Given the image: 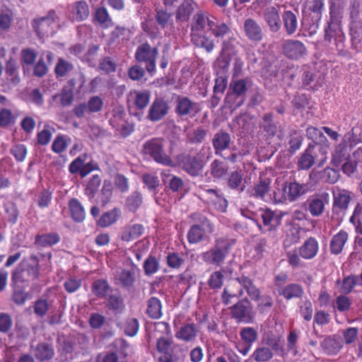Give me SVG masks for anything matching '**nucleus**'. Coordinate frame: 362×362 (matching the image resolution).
Masks as SVG:
<instances>
[{
	"label": "nucleus",
	"mask_w": 362,
	"mask_h": 362,
	"mask_svg": "<svg viewBox=\"0 0 362 362\" xmlns=\"http://www.w3.org/2000/svg\"><path fill=\"white\" fill-rule=\"evenodd\" d=\"M349 239V233L344 230H340L334 235L329 243V250L332 255L341 254Z\"/></svg>",
	"instance_id": "obj_27"
},
{
	"label": "nucleus",
	"mask_w": 362,
	"mask_h": 362,
	"mask_svg": "<svg viewBox=\"0 0 362 362\" xmlns=\"http://www.w3.org/2000/svg\"><path fill=\"white\" fill-rule=\"evenodd\" d=\"M263 123L260 124V128L264 132V136L267 139H272L277 132V125L273 122V114L272 112L266 113L262 117Z\"/></svg>",
	"instance_id": "obj_40"
},
{
	"label": "nucleus",
	"mask_w": 362,
	"mask_h": 362,
	"mask_svg": "<svg viewBox=\"0 0 362 362\" xmlns=\"http://www.w3.org/2000/svg\"><path fill=\"white\" fill-rule=\"evenodd\" d=\"M319 243L315 238L310 237L306 239L299 247L300 256L305 259H312L317 255Z\"/></svg>",
	"instance_id": "obj_26"
},
{
	"label": "nucleus",
	"mask_w": 362,
	"mask_h": 362,
	"mask_svg": "<svg viewBox=\"0 0 362 362\" xmlns=\"http://www.w3.org/2000/svg\"><path fill=\"white\" fill-rule=\"evenodd\" d=\"M86 158L87 154L84 153L72 160L69 165V173L72 175L78 174L81 178H84L91 172L99 170L98 164L93 160L86 163Z\"/></svg>",
	"instance_id": "obj_13"
},
{
	"label": "nucleus",
	"mask_w": 362,
	"mask_h": 362,
	"mask_svg": "<svg viewBox=\"0 0 362 362\" xmlns=\"http://www.w3.org/2000/svg\"><path fill=\"white\" fill-rule=\"evenodd\" d=\"M243 31L245 37L251 42L258 43L264 36L259 23L252 18H247L243 23Z\"/></svg>",
	"instance_id": "obj_17"
},
{
	"label": "nucleus",
	"mask_w": 362,
	"mask_h": 362,
	"mask_svg": "<svg viewBox=\"0 0 362 362\" xmlns=\"http://www.w3.org/2000/svg\"><path fill=\"white\" fill-rule=\"evenodd\" d=\"M235 243V239L229 238L228 237L216 238L214 245L208 251L202 253V260L207 264L216 266L221 265L229 255L231 247Z\"/></svg>",
	"instance_id": "obj_2"
},
{
	"label": "nucleus",
	"mask_w": 362,
	"mask_h": 362,
	"mask_svg": "<svg viewBox=\"0 0 362 362\" xmlns=\"http://www.w3.org/2000/svg\"><path fill=\"white\" fill-rule=\"evenodd\" d=\"M61 240V237L58 233H48L43 234H37L35 237V245L42 247H52L58 244Z\"/></svg>",
	"instance_id": "obj_37"
},
{
	"label": "nucleus",
	"mask_w": 362,
	"mask_h": 362,
	"mask_svg": "<svg viewBox=\"0 0 362 362\" xmlns=\"http://www.w3.org/2000/svg\"><path fill=\"white\" fill-rule=\"evenodd\" d=\"M59 16L54 9L49 10L45 16L36 18L32 21V27L40 38L54 33V27L59 24Z\"/></svg>",
	"instance_id": "obj_7"
},
{
	"label": "nucleus",
	"mask_w": 362,
	"mask_h": 362,
	"mask_svg": "<svg viewBox=\"0 0 362 362\" xmlns=\"http://www.w3.org/2000/svg\"><path fill=\"white\" fill-rule=\"evenodd\" d=\"M170 107L168 103L163 98H156L148 111L146 118L153 122L164 119L168 114Z\"/></svg>",
	"instance_id": "obj_16"
},
{
	"label": "nucleus",
	"mask_w": 362,
	"mask_h": 362,
	"mask_svg": "<svg viewBox=\"0 0 362 362\" xmlns=\"http://www.w3.org/2000/svg\"><path fill=\"white\" fill-rule=\"evenodd\" d=\"M270 189V181L264 179L260 180L253 187L248 189L250 197L256 199L265 200V197L268 194Z\"/></svg>",
	"instance_id": "obj_33"
},
{
	"label": "nucleus",
	"mask_w": 362,
	"mask_h": 362,
	"mask_svg": "<svg viewBox=\"0 0 362 362\" xmlns=\"http://www.w3.org/2000/svg\"><path fill=\"white\" fill-rule=\"evenodd\" d=\"M142 154L164 166L175 167V163L165 151V140L162 137H153L144 142Z\"/></svg>",
	"instance_id": "obj_1"
},
{
	"label": "nucleus",
	"mask_w": 362,
	"mask_h": 362,
	"mask_svg": "<svg viewBox=\"0 0 362 362\" xmlns=\"http://www.w3.org/2000/svg\"><path fill=\"white\" fill-rule=\"evenodd\" d=\"M102 179L99 175H92L88 180L84 189V194L90 199H93L101 185Z\"/></svg>",
	"instance_id": "obj_51"
},
{
	"label": "nucleus",
	"mask_w": 362,
	"mask_h": 362,
	"mask_svg": "<svg viewBox=\"0 0 362 362\" xmlns=\"http://www.w3.org/2000/svg\"><path fill=\"white\" fill-rule=\"evenodd\" d=\"M351 148L348 147L346 141L344 139L334 149L332 156V164L337 168L346 162L351 158Z\"/></svg>",
	"instance_id": "obj_24"
},
{
	"label": "nucleus",
	"mask_w": 362,
	"mask_h": 362,
	"mask_svg": "<svg viewBox=\"0 0 362 362\" xmlns=\"http://www.w3.org/2000/svg\"><path fill=\"white\" fill-rule=\"evenodd\" d=\"M72 13L77 21L86 20L89 16V7L85 1H78L72 5Z\"/></svg>",
	"instance_id": "obj_47"
},
{
	"label": "nucleus",
	"mask_w": 362,
	"mask_h": 362,
	"mask_svg": "<svg viewBox=\"0 0 362 362\" xmlns=\"http://www.w3.org/2000/svg\"><path fill=\"white\" fill-rule=\"evenodd\" d=\"M235 280L246 291L252 300L257 301L259 299L261 292L250 277L241 275L236 277Z\"/></svg>",
	"instance_id": "obj_32"
},
{
	"label": "nucleus",
	"mask_w": 362,
	"mask_h": 362,
	"mask_svg": "<svg viewBox=\"0 0 362 362\" xmlns=\"http://www.w3.org/2000/svg\"><path fill=\"white\" fill-rule=\"evenodd\" d=\"M156 354L153 355L156 362H174L173 352L181 350L182 345L175 343L172 338L160 337L156 342Z\"/></svg>",
	"instance_id": "obj_5"
},
{
	"label": "nucleus",
	"mask_w": 362,
	"mask_h": 362,
	"mask_svg": "<svg viewBox=\"0 0 362 362\" xmlns=\"http://www.w3.org/2000/svg\"><path fill=\"white\" fill-rule=\"evenodd\" d=\"M70 139L66 135L58 134L54 139L52 144V150L56 153L64 152L68 146Z\"/></svg>",
	"instance_id": "obj_61"
},
{
	"label": "nucleus",
	"mask_w": 362,
	"mask_h": 362,
	"mask_svg": "<svg viewBox=\"0 0 362 362\" xmlns=\"http://www.w3.org/2000/svg\"><path fill=\"white\" fill-rule=\"evenodd\" d=\"M259 213L262 225L257 220H255V222L258 228L262 232L276 231L281 226L282 221L281 215L277 214L275 211L268 208L260 209Z\"/></svg>",
	"instance_id": "obj_10"
},
{
	"label": "nucleus",
	"mask_w": 362,
	"mask_h": 362,
	"mask_svg": "<svg viewBox=\"0 0 362 362\" xmlns=\"http://www.w3.org/2000/svg\"><path fill=\"white\" fill-rule=\"evenodd\" d=\"M70 216L72 220L76 223H81L86 218L85 209L76 198H71L68 203Z\"/></svg>",
	"instance_id": "obj_35"
},
{
	"label": "nucleus",
	"mask_w": 362,
	"mask_h": 362,
	"mask_svg": "<svg viewBox=\"0 0 362 362\" xmlns=\"http://www.w3.org/2000/svg\"><path fill=\"white\" fill-rule=\"evenodd\" d=\"M282 190L283 194L281 197L279 199V202L285 201L295 202L308 192L307 186L296 181L286 182L283 185Z\"/></svg>",
	"instance_id": "obj_14"
},
{
	"label": "nucleus",
	"mask_w": 362,
	"mask_h": 362,
	"mask_svg": "<svg viewBox=\"0 0 362 362\" xmlns=\"http://www.w3.org/2000/svg\"><path fill=\"white\" fill-rule=\"evenodd\" d=\"M144 232V228L143 225L139 223L133 224L122 232L121 239L123 241L129 242L141 237Z\"/></svg>",
	"instance_id": "obj_46"
},
{
	"label": "nucleus",
	"mask_w": 362,
	"mask_h": 362,
	"mask_svg": "<svg viewBox=\"0 0 362 362\" xmlns=\"http://www.w3.org/2000/svg\"><path fill=\"white\" fill-rule=\"evenodd\" d=\"M39 262L35 255L30 256L29 262L23 261L12 272V283L23 284L38 279L40 271Z\"/></svg>",
	"instance_id": "obj_3"
},
{
	"label": "nucleus",
	"mask_w": 362,
	"mask_h": 362,
	"mask_svg": "<svg viewBox=\"0 0 362 362\" xmlns=\"http://www.w3.org/2000/svg\"><path fill=\"white\" fill-rule=\"evenodd\" d=\"M54 354V349L51 344L42 342L37 344L34 355L37 361L43 362L51 360Z\"/></svg>",
	"instance_id": "obj_38"
},
{
	"label": "nucleus",
	"mask_w": 362,
	"mask_h": 362,
	"mask_svg": "<svg viewBox=\"0 0 362 362\" xmlns=\"http://www.w3.org/2000/svg\"><path fill=\"white\" fill-rule=\"evenodd\" d=\"M143 204V197L140 192H132L125 200V209L132 213H135Z\"/></svg>",
	"instance_id": "obj_45"
},
{
	"label": "nucleus",
	"mask_w": 362,
	"mask_h": 362,
	"mask_svg": "<svg viewBox=\"0 0 362 362\" xmlns=\"http://www.w3.org/2000/svg\"><path fill=\"white\" fill-rule=\"evenodd\" d=\"M165 259L168 267L173 269H179L185 263L182 255L176 252H169Z\"/></svg>",
	"instance_id": "obj_60"
},
{
	"label": "nucleus",
	"mask_w": 362,
	"mask_h": 362,
	"mask_svg": "<svg viewBox=\"0 0 362 362\" xmlns=\"http://www.w3.org/2000/svg\"><path fill=\"white\" fill-rule=\"evenodd\" d=\"M306 136L308 139L312 140L308 146H314L321 154L320 161L323 162L327 159V151L329 148L328 141L323 133L317 127L309 126L306 129Z\"/></svg>",
	"instance_id": "obj_11"
},
{
	"label": "nucleus",
	"mask_w": 362,
	"mask_h": 362,
	"mask_svg": "<svg viewBox=\"0 0 362 362\" xmlns=\"http://www.w3.org/2000/svg\"><path fill=\"white\" fill-rule=\"evenodd\" d=\"M113 193V187L110 181L105 180L98 195V202L102 207H105L111 201Z\"/></svg>",
	"instance_id": "obj_52"
},
{
	"label": "nucleus",
	"mask_w": 362,
	"mask_h": 362,
	"mask_svg": "<svg viewBox=\"0 0 362 362\" xmlns=\"http://www.w3.org/2000/svg\"><path fill=\"white\" fill-rule=\"evenodd\" d=\"M146 314L151 319H159L163 315L162 303L156 297H151L147 301Z\"/></svg>",
	"instance_id": "obj_44"
},
{
	"label": "nucleus",
	"mask_w": 362,
	"mask_h": 362,
	"mask_svg": "<svg viewBox=\"0 0 362 362\" xmlns=\"http://www.w3.org/2000/svg\"><path fill=\"white\" fill-rule=\"evenodd\" d=\"M320 346L327 355H337L343 347V339L339 335H330L321 342Z\"/></svg>",
	"instance_id": "obj_22"
},
{
	"label": "nucleus",
	"mask_w": 362,
	"mask_h": 362,
	"mask_svg": "<svg viewBox=\"0 0 362 362\" xmlns=\"http://www.w3.org/2000/svg\"><path fill=\"white\" fill-rule=\"evenodd\" d=\"M247 90L246 79L233 80L230 82L225 99L230 108H237L243 104Z\"/></svg>",
	"instance_id": "obj_8"
},
{
	"label": "nucleus",
	"mask_w": 362,
	"mask_h": 362,
	"mask_svg": "<svg viewBox=\"0 0 362 362\" xmlns=\"http://www.w3.org/2000/svg\"><path fill=\"white\" fill-rule=\"evenodd\" d=\"M329 202V194L322 192L310 197L306 201L308 211L313 217L321 216L325 211V205Z\"/></svg>",
	"instance_id": "obj_15"
},
{
	"label": "nucleus",
	"mask_w": 362,
	"mask_h": 362,
	"mask_svg": "<svg viewBox=\"0 0 362 362\" xmlns=\"http://www.w3.org/2000/svg\"><path fill=\"white\" fill-rule=\"evenodd\" d=\"M329 4V19L327 23L341 24L343 8L332 1Z\"/></svg>",
	"instance_id": "obj_59"
},
{
	"label": "nucleus",
	"mask_w": 362,
	"mask_h": 362,
	"mask_svg": "<svg viewBox=\"0 0 362 362\" xmlns=\"http://www.w3.org/2000/svg\"><path fill=\"white\" fill-rule=\"evenodd\" d=\"M132 269H124L118 274V280L123 288H130L134 286L136 282L134 269H136V266L132 263Z\"/></svg>",
	"instance_id": "obj_42"
},
{
	"label": "nucleus",
	"mask_w": 362,
	"mask_h": 362,
	"mask_svg": "<svg viewBox=\"0 0 362 362\" xmlns=\"http://www.w3.org/2000/svg\"><path fill=\"white\" fill-rule=\"evenodd\" d=\"M303 141V136L301 132L298 130H293L290 133L288 140V151L291 154L295 153L302 146Z\"/></svg>",
	"instance_id": "obj_55"
},
{
	"label": "nucleus",
	"mask_w": 362,
	"mask_h": 362,
	"mask_svg": "<svg viewBox=\"0 0 362 362\" xmlns=\"http://www.w3.org/2000/svg\"><path fill=\"white\" fill-rule=\"evenodd\" d=\"M226 183L228 188L239 192H243L245 188L243 174L240 170L231 172L227 178Z\"/></svg>",
	"instance_id": "obj_41"
},
{
	"label": "nucleus",
	"mask_w": 362,
	"mask_h": 362,
	"mask_svg": "<svg viewBox=\"0 0 362 362\" xmlns=\"http://www.w3.org/2000/svg\"><path fill=\"white\" fill-rule=\"evenodd\" d=\"M122 211L118 207H115L102 214L96 221L98 226L105 228L111 226L121 218Z\"/></svg>",
	"instance_id": "obj_31"
},
{
	"label": "nucleus",
	"mask_w": 362,
	"mask_h": 362,
	"mask_svg": "<svg viewBox=\"0 0 362 362\" xmlns=\"http://www.w3.org/2000/svg\"><path fill=\"white\" fill-rule=\"evenodd\" d=\"M111 287L106 279L95 280L91 285L92 293L98 298H104L110 291Z\"/></svg>",
	"instance_id": "obj_43"
},
{
	"label": "nucleus",
	"mask_w": 362,
	"mask_h": 362,
	"mask_svg": "<svg viewBox=\"0 0 362 362\" xmlns=\"http://www.w3.org/2000/svg\"><path fill=\"white\" fill-rule=\"evenodd\" d=\"M228 167L221 160L215 159L210 164V174L214 179H221L228 173Z\"/></svg>",
	"instance_id": "obj_54"
},
{
	"label": "nucleus",
	"mask_w": 362,
	"mask_h": 362,
	"mask_svg": "<svg viewBox=\"0 0 362 362\" xmlns=\"http://www.w3.org/2000/svg\"><path fill=\"white\" fill-rule=\"evenodd\" d=\"M208 32L204 30L197 33H191V41L197 47L204 49L206 52H211L214 48V42L209 36Z\"/></svg>",
	"instance_id": "obj_23"
},
{
	"label": "nucleus",
	"mask_w": 362,
	"mask_h": 362,
	"mask_svg": "<svg viewBox=\"0 0 362 362\" xmlns=\"http://www.w3.org/2000/svg\"><path fill=\"white\" fill-rule=\"evenodd\" d=\"M199 104L187 96L178 95L175 100V112L180 118H193L200 111Z\"/></svg>",
	"instance_id": "obj_12"
},
{
	"label": "nucleus",
	"mask_w": 362,
	"mask_h": 362,
	"mask_svg": "<svg viewBox=\"0 0 362 362\" xmlns=\"http://www.w3.org/2000/svg\"><path fill=\"white\" fill-rule=\"evenodd\" d=\"M284 27L288 35L294 34L298 27L297 12L286 10L281 15Z\"/></svg>",
	"instance_id": "obj_34"
},
{
	"label": "nucleus",
	"mask_w": 362,
	"mask_h": 362,
	"mask_svg": "<svg viewBox=\"0 0 362 362\" xmlns=\"http://www.w3.org/2000/svg\"><path fill=\"white\" fill-rule=\"evenodd\" d=\"M313 146H308L305 151L300 155L297 161L299 170H308L315 163V159L320 160L321 154Z\"/></svg>",
	"instance_id": "obj_19"
},
{
	"label": "nucleus",
	"mask_w": 362,
	"mask_h": 362,
	"mask_svg": "<svg viewBox=\"0 0 362 362\" xmlns=\"http://www.w3.org/2000/svg\"><path fill=\"white\" fill-rule=\"evenodd\" d=\"M356 227V232L362 235V204H358L349 219Z\"/></svg>",
	"instance_id": "obj_64"
},
{
	"label": "nucleus",
	"mask_w": 362,
	"mask_h": 362,
	"mask_svg": "<svg viewBox=\"0 0 362 362\" xmlns=\"http://www.w3.org/2000/svg\"><path fill=\"white\" fill-rule=\"evenodd\" d=\"M206 230L198 225H192L187 234L188 243L189 244H197L203 241L206 236Z\"/></svg>",
	"instance_id": "obj_50"
},
{
	"label": "nucleus",
	"mask_w": 362,
	"mask_h": 362,
	"mask_svg": "<svg viewBox=\"0 0 362 362\" xmlns=\"http://www.w3.org/2000/svg\"><path fill=\"white\" fill-rule=\"evenodd\" d=\"M18 69L19 66L17 64L16 59L11 56L6 62L5 73L11 82L15 84L20 81Z\"/></svg>",
	"instance_id": "obj_49"
},
{
	"label": "nucleus",
	"mask_w": 362,
	"mask_h": 362,
	"mask_svg": "<svg viewBox=\"0 0 362 362\" xmlns=\"http://www.w3.org/2000/svg\"><path fill=\"white\" fill-rule=\"evenodd\" d=\"M241 340L245 344H252L258 337V333L255 328L252 327H243L240 332Z\"/></svg>",
	"instance_id": "obj_63"
},
{
	"label": "nucleus",
	"mask_w": 362,
	"mask_h": 362,
	"mask_svg": "<svg viewBox=\"0 0 362 362\" xmlns=\"http://www.w3.org/2000/svg\"><path fill=\"white\" fill-rule=\"evenodd\" d=\"M239 42L235 37H230L222 42L221 52L229 56H235L238 54Z\"/></svg>",
	"instance_id": "obj_57"
},
{
	"label": "nucleus",
	"mask_w": 362,
	"mask_h": 362,
	"mask_svg": "<svg viewBox=\"0 0 362 362\" xmlns=\"http://www.w3.org/2000/svg\"><path fill=\"white\" fill-rule=\"evenodd\" d=\"M224 275L221 271L213 272L207 281L208 286L214 291L221 289L223 285Z\"/></svg>",
	"instance_id": "obj_62"
},
{
	"label": "nucleus",
	"mask_w": 362,
	"mask_h": 362,
	"mask_svg": "<svg viewBox=\"0 0 362 362\" xmlns=\"http://www.w3.org/2000/svg\"><path fill=\"white\" fill-rule=\"evenodd\" d=\"M230 315L238 323H252L255 319L252 306L247 299L239 300L230 308Z\"/></svg>",
	"instance_id": "obj_9"
},
{
	"label": "nucleus",
	"mask_w": 362,
	"mask_h": 362,
	"mask_svg": "<svg viewBox=\"0 0 362 362\" xmlns=\"http://www.w3.org/2000/svg\"><path fill=\"white\" fill-rule=\"evenodd\" d=\"M175 163V166L178 165L192 177L199 176L204 166V163L200 157L185 153L177 154Z\"/></svg>",
	"instance_id": "obj_6"
},
{
	"label": "nucleus",
	"mask_w": 362,
	"mask_h": 362,
	"mask_svg": "<svg viewBox=\"0 0 362 362\" xmlns=\"http://www.w3.org/2000/svg\"><path fill=\"white\" fill-rule=\"evenodd\" d=\"M344 38L341 24L327 23V26L325 28V41L330 42L332 40H334L336 42H341Z\"/></svg>",
	"instance_id": "obj_36"
},
{
	"label": "nucleus",
	"mask_w": 362,
	"mask_h": 362,
	"mask_svg": "<svg viewBox=\"0 0 362 362\" xmlns=\"http://www.w3.org/2000/svg\"><path fill=\"white\" fill-rule=\"evenodd\" d=\"M207 131L202 127H199L186 135L187 141L191 144H202L206 136Z\"/></svg>",
	"instance_id": "obj_56"
},
{
	"label": "nucleus",
	"mask_w": 362,
	"mask_h": 362,
	"mask_svg": "<svg viewBox=\"0 0 362 362\" xmlns=\"http://www.w3.org/2000/svg\"><path fill=\"white\" fill-rule=\"evenodd\" d=\"M352 195L351 191L337 187L333 191V207L341 211H346L352 199Z\"/></svg>",
	"instance_id": "obj_20"
},
{
	"label": "nucleus",
	"mask_w": 362,
	"mask_h": 362,
	"mask_svg": "<svg viewBox=\"0 0 362 362\" xmlns=\"http://www.w3.org/2000/svg\"><path fill=\"white\" fill-rule=\"evenodd\" d=\"M264 19L272 33H277L281 28L279 10L275 6H269L264 11Z\"/></svg>",
	"instance_id": "obj_25"
},
{
	"label": "nucleus",
	"mask_w": 362,
	"mask_h": 362,
	"mask_svg": "<svg viewBox=\"0 0 362 362\" xmlns=\"http://www.w3.org/2000/svg\"><path fill=\"white\" fill-rule=\"evenodd\" d=\"M284 54L291 59H298L307 53L304 44L299 40H288L282 46Z\"/></svg>",
	"instance_id": "obj_18"
},
{
	"label": "nucleus",
	"mask_w": 362,
	"mask_h": 362,
	"mask_svg": "<svg viewBox=\"0 0 362 362\" xmlns=\"http://www.w3.org/2000/svg\"><path fill=\"white\" fill-rule=\"evenodd\" d=\"M197 8V4L194 1L184 0L176 10V21L177 22L187 21Z\"/></svg>",
	"instance_id": "obj_30"
},
{
	"label": "nucleus",
	"mask_w": 362,
	"mask_h": 362,
	"mask_svg": "<svg viewBox=\"0 0 362 362\" xmlns=\"http://www.w3.org/2000/svg\"><path fill=\"white\" fill-rule=\"evenodd\" d=\"M274 356L273 351L269 347L258 346L251 355V358L256 362H268Z\"/></svg>",
	"instance_id": "obj_53"
},
{
	"label": "nucleus",
	"mask_w": 362,
	"mask_h": 362,
	"mask_svg": "<svg viewBox=\"0 0 362 362\" xmlns=\"http://www.w3.org/2000/svg\"><path fill=\"white\" fill-rule=\"evenodd\" d=\"M347 295L341 293L337 296L332 304L333 309L335 311L340 313H346L350 310L352 302Z\"/></svg>",
	"instance_id": "obj_48"
},
{
	"label": "nucleus",
	"mask_w": 362,
	"mask_h": 362,
	"mask_svg": "<svg viewBox=\"0 0 362 362\" xmlns=\"http://www.w3.org/2000/svg\"><path fill=\"white\" fill-rule=\"evenodd\" d=\"M158 55L157 47H152L148 42H144L137 47L134 58L139 63H145V69L151 76H153L156 70Z\"/></svg>",
	"instance_id": "obj_4"
},
{
	"label": "nucleus",
	"mask_w": 362,
	"mask_h": 362,
	"mask_svg": "<svg viewBox=\"0 0 362 362\" xmlns=\"http://www.w3.org/2000/svg\"><path fill=\"white\" fill-rule=\"evenodd\" d=\"M198 335V329L194 323H187L175 332L177 339L189 343L195 341Z\"/></svg>",
	"instance_id": "obj_28"
},
{
	"label": "nucleus",
	"mask_w": 362,
	"mask_h": 362,
	"mask_svg": "<svg viewBox=\"0 0 362 362\" xmlns=\"http://www.w3.org/2000/svg\"><path fill=\"white\" fill-rule=\"evenodd\" d=\"M278 294L286 300L300 299L305 294L302 285L298 283H290L279 291Z\"/></svg>",
	"instance_id": "obj_29"
},
{
	"label": "nucleus",
	"mask_w": 362,
	"mask_h": 362,
	"mask_svg": "<svg viewBox=\"0 0 362 362\" xmlns=\"http://www.w3.org/2000/svg\"><path fill=\"white\" fill-rule=\"evenodd\" d=\"M356 285H358V281L356 275H349L345 276L341 282L339 291L342 294H349Z\"/></svg>",
	"instance_id": "obj_58"
},
{
	"label": "nucleus",
	"mask_w": 362,
	"mask_h": 362,
	"mask_svg": "<svg viewBox=\"0 0 362 362\" xmlns=\"http://www.w3.org/2000/svg\"><path fill=\"white\" fill-rule=\"evenodd\" d=\"M130 98L134 105L138 110H144L150 101L151 93L148 90H134L130 93Z\"/></svg>",
	"instance_id": "obj_39"
},
{
	"label": "nucleus",
	"mask_w": 362,
	"mask_h": 362,
	"mask_svg": "<svg viewBox=\"0 0 362 362\" xmlns=\"http://www.w3.org/2000/svg\"><path fill=\"white\" fill-rule=\"evenodd\" d=\"M231 144V136L227 132L221 129L217 132L212 139V146L215 154L221 156L223 151L228 149Z\"/></svg>",
	"instance_id": "obj_21"
}]
</instances>
